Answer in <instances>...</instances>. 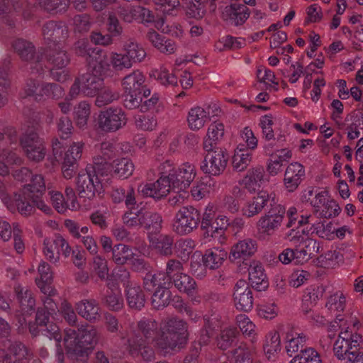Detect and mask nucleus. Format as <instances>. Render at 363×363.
Segmentation results:
<instances>
[{"label":"nucleus","mask_w":363,"mask_h":363,"mask_svg":"<svg viewBox=\"0 0 363 363\" xmlns=\"http://www.w3.org/2000/svg\"><path fill=\"white\" fill-rule=\"evenodd\" d=\"M289 363H322L320 354L312 347L301 350Z\"/></svg>","instance_id":"obj_41"},{"label":"nucleus","mask_w":363,"mask_h":363,"mask_svg":"<svg viewBox=\"0 0 363 363\" xmlns=\"http://www.w3.org/2000/svg\"><path fill=\"white\" fill-rule=\"evenodd\" d=\"M149 240L151 246L157 251V252L164 256H171L173 253L172 245L174 239L171 235L160 234L156 235H149Z\"/></svg>","instance_id":"obj_22"},{"label":"nucleus","mask_w":363,"mask_h":363,"mask_svg":"<svg viewBox=\"0 0 363 363\" xmlns=\"http://www.w3.org/2000/svg\"><path fill=\"white\" fill-rule=\"evenodd\" d=\"M15 292L22 311L28 313L34 309L35 300L31 291L18 286L15 287Z\"/></svg>","instance_id":"obj_35"},{"label":"nucleus","mask_w":363,"mask_h":363,"mask_svg":"<svg viewBox=\"0 0 363 363\" xmlns=\"http://www.w3.org/2000/svg\"><path fill=\"white\" fill-rule=\"evenodd\" d=\"M12 46L23 61L28 62L32 65H34V67H31V69L35 70L36 73L43 72L42 60L44 55L43 48L36 50L35 47L31 42L22 38L15 40Z\"/></svg>","instance_id":"obj_2"},{"label":"nucleus","mask_w":363,"mask_h":363,"mask_svg":"<svg viewBox=\"0 0 363 363\" xmlns=\"http://www.w3.org/2000/svg\"><path fill=\"white\" fill-rule=\"evenodd\" d=\"M281 340L278 333L274 332L270 338V340H267L264 345V350L266 353L273 354L281 349Z\"/></svg>","instance_id":"obj_63"},{"label":"nucleus","mask_w":363,"mask_h":363,"mask_svg":"<svg viewBox=\"0 0 363 363\" xmlns=\"http://www.w3.org/2000/svg\"><path fill=\"white\" fill-rule=\"evenodd\" d=\"M264 169L262 167H255L249 169L246 176L242 181V184L245 186L250 193L255 192L260 187L259 182L263 179Z\"/></svg>","instance_id":"obj_28"},{"label":"nucleus","mask_w":363,"mask_h":363,"mask_svg":"<svg viewBox=\"0 0 363 363\" xmlns=\"http://www.w3.org/2000/svg\"><path fill=\"white\" fill-rule=\"evenodd\" d=\"M239 331L236 328H225L220 331L216 337L217 347L225 350L232 347L236 341Z\"/></svg>","instance_id":"obj_36"},{"label":"nucleus","mask_w":363,"mask_h":363,"mask_svg":"<svg viewBox=\"0 0 363 363\" xmlns=\"http://www.w3.org/2000/svg\"><path fill=\"white\" fill-rule=\"evenodd\" d=\"M23 151L28 160L35 162L42 161L46 155L45 147L43 143L38 145L35 144V145L27 148Z\"/></svg>","instance_id":"obj_55"},{"label":"nucleus","mask_w":363,"mask_h":363,"mask_svg":"<svg viewBox=\"0 0 363 363\" xmlns=\"http://www.w3.org/2000/svg\"><path fill=\"white\" fill-rule=\"evenodd\" d=\"M233 300L238 310L250 311L253 306L252 291L249 284L244 279H240L234 286Z\"/></svg>","instance_id":"obj_8"},{"label":"nucleus","mask_w":363,"mask_h":363,"mask_svg":"<svg viewBox=\"0 0 363 363\" xmlns=\"http://www.w3.org/2000/svg\"><path fill=\"white\" fill-rule=\"evenodd\" d=\"M39 6L50 13H57L66 11L69 0H37Z\"/></svg>","instance_id":"obj_42"},{"label":"nucleus","mask_w":363,"mask_h":363,"mask_svg":"<svg viewBox=\"0 0 363 363\" xmlns=\"http://www.w3.org/2000/svg\"><path fill=\"white\" fill-rule=\"evenodd\" d=\"M152 306L156 310H162L169 305L172 301L170 286L156 289L152 296Z\"/></svg>","instance_id":"obj_30"},{"label":"nucleus","mask_w":363,"mask_h":363,"mask_svg":"<svg viewBox=\"0 0 363 363\" xmlns=\"http://www.w3.org/2000/svg\"><path fill=\"white\" fill-rule=\"evenodd\" d=\"M133 252L128 245L118 244L113 247L112 259L116 264L123 265L133 259Z\"/></svg>","instance_id":"obj_37"},{"label":"nucleus","mask_w":363,"mask_h":363,"mask_svg":"<svg viewBox=\"0 0 363 363\" xmlns=\"http://www.w3.org/2000/svg\"><path fill=\"white\" fill-rule=\"evenodd\" d=\"M173 285L179 291L192 295L195 292L196 284L192 277L182 272L171 280L170 288Z\"/></svg>","instance_id":"obj_32"},{"label":"nucleus","mask_w":363,"mask_h":363,"mask_svg":"<svg viewBox=\"0 0 363 363\" xmlns=\"http://www.w3.org/2000/svg\"><path fill=\"white\" fill-rule=\"evenodd\" d=\"M249 280L251 286L258 291H264L268 288L269 283L266 274L261 265L250 267Z\"/></svg>","instance_id":"obj_29"},{"label":"nucleus","mask_w":363,"mask_h":363,"mask_svg":"<svg viewBox=\"0 0 363 363\" xmlns=\"http://www.w3.org/2000/svg\"><path fill=\"white\" fill-rule=\"evenodd\" d=\"M123 106L130 110L140 108L143 101L142 93L123 91L122 94Z\"/></svg>","instance_id":"obj_51"},{"label":"nucleus","mask_w":363,"mask_h":363,"mask_svg":"<svg viewBox=\"0 0 363 363\" xmlns=\"http://www.w3.org/2000/svg\"><path fill=\"white\" fill-rule=\"evenodd\" d=\"M128 306L134 311H141L145 305V295L140 286H133L125 290Z\"/></svg>","instance_id":"obj_23"},{"label":"nucleus","mask_w":363,"mask_h":363,"mask_svg":"<svg viewBox=\"0 0 363 363\" xmlns=\"http://www.w3.org/2000/svg\"><path fill=\"white\" fill-rule=\"evenodd\" d=\"M112 279L117 284H121L125 289L128 287H132L133 283L130 280V272L123 267H120L113 271L111 275Z\"/></svg>","instance_id":"obj_52"},{"label":"nucleus","mask_w":363,"mask_h":363,"mask_svg":"<svg viewBox=\"0 0 363 363\" xmlns=\"http://www.w3.org/2000/svg\"><path fill=\"white\" fill-rule=\"evenodd\" d=\"M2 350L6 352L4 356L3 362L10 363V356L13 355L20 359H26L30 356L29 350L21 341L12 337L4 339L1 341Z\"/></svg>","instance_id":"obj_14"},{"label":"nucleus","mask_w":363,"mask_h":363,"mask_svg":"<svg viewBox=\"0 0 363 363\" xmlns=\"http://www.w3.org/2000/svg\"><path fill=\"white\" fill-rule=\"evenodd\" d=\"M43 252L50 262L56 263L60 259V245H63L62 236L60 234L55 235L53 239L45 238L43 241Z\"/></svg>","instance_id":"obj_25"},{"label":"nucleus","mask_w":363,"mask_h":363,"mask_svg":"<svg viewBox=\"0 0 363 363\" xmlns=\"http://www.w3.org/2000/svg\"><path fill=\"white\" fill-rule=\"evenodd\" d=\"M75 309L79 315L91 323L99 320L101 317L100 308L94 299L79 301L76 304Z\"/></svg>","instance_id":"obj_18"},{"label":"nucleus","mask_w":363,"mask_h":363,"mask_svg":"<svg viewBox=\"0 0 363 363\" xmlns=\"http://www.w3.org/2000/svg\"><path fill=\"white\" fill-rule=\"evenodd\" d=\"M161 174L162 175L155 182L140 185L138 191L143 195L152 197L155 200L165 197L172 189V181L169 174L164 175L163 172Z\"/></svg>","instance_id":"obj_7"},{"label":"nucleus","mask_w":363,"mask_h":363,"mask_svg":"<svg viewBox=\"0 0 363 363\" xmlns=\"http://www.w3.org/2000/svg\"><path fill=\"white\" fill-rule=\"evenodd\" d=\"M270 208L266 213L268 217L274 219H279V223L281 224L284 215L286 213V208L282 205L275 202L274 199L270 201Z\"/></svg>","instance_id":"obj_57"},{"label":"nucleus","mask_w":363,"mask_h":363,"mask_svg":"<svg viewBox=\"0 0 363 363\" xmlns=\"http://www.w3.org/2000/svg\"><path fill=\"white\" fill-rule=\"evenodd\" d=\"M124 52L133 62H141L146 56V52L143 48L135 42L125 44Z\"/></svg>","instance_id":"obj_49"},{"label":"nucleus","mask_w":363,"mask_h":363,"mask_svg":"<svg viewBox=\"0 0 363 363\" xmlns=\"http://www.w3.org/2000/svg\"><path fill=\"white\" fill-rule=\"evenodd\" d=\"M138 328L146 339L154 341L158 332V323L152 319H143L138 323Z\"/></svg>","instance_id":"obj_43"},{"label":"nucleus","mask_w":363,"mask_h":363,"mask_svg":"<svg viewBox=\"0 0 363 363\" xmlns=\"http://www.w3.org/2000/svg\"><path fill=\"white\" fill-rule=\"evenodd\" d=\"M257 225L262 233L271 235L281 225V223H279V219L272 218L265 214L260 218Z\"/></svg>","instance_id":"obj_54"},{"label":"nucleus","mask_w":363,"mask_h":363,"mask_svg":"<svg viewBox=\"0 0 363 363\" xmlns=\"http://www.w3.org/2000/svg\"><path fill=\"white\" fill-rule=\"evenodd\" d=\"M305 176V169L302 164L298 162L290 164L285 172L284 185L290 192L295 191Z\"/></svg>","instance_id":"obj_17"},{"label":"nucleus","mask_w":363,"mask_h":363,"mask_svg":"<svg viewBox=\"0 0 363 363\" xmlns=\"http://www.w3.org/2000/svg\"><path fill=\"white\" fill-rule=\"evenodd\" d=\"M210 113L201 107H195L189 112L188 123L190 128L194 130L201 128L209 119Z\"/></svg>","instance_id":"obj_31"},{"label":"nucleus","mask_w":363,"mask_h":363,"mask_svg":"<svg viewBox=\"0 0 363 363\" xmlns=\"http://www.w3.org/2000/svg\"><path fill=\"white\" fill-rule=\"evenodd\" d=\"M141 227L152 233L159 232L162 228L161 216L153 211L141 208Z\"/></svg>","instance_id":"obj_27"},{"label":"nucleus","mask_w":363,"mask_h":363,"mask_svg":"<svg viewBox=\"0 0 363 363\" xmlns=\"http://www.w3.org/2000/svg\"><path fill=\"white\" fill-rule=\"evenodd\" d=\"M87 61L91 69L89 72L102 76L108 70L110 66L106 52L98 47L93 48Z\"/></svg>","instance_id":"obj_16"},{"label":"nucleus","mask_w":363,"mask_h":363,"mask_svg":"<svg viewBox=\"0 0 363 363\" xmlns=\"http://www.w3.org/2000/svg\"><path fill=\"white\" fill-rule=\"evenodd\" d=\"M89 115L90 105L86 101L80 102L74 108L73 119L76 125L80 128L86 126Z\"/></svg>","instance_id":"obj_39"},{"label":"nucleus","mask_w":363,"mask_h":363,"mask_svg":"<svg viewBox=\"0 0 363 363\" xmlns=\"http://www.w3.org/2000/svg\"><path fill=\"white\" fill-rule=\"evenodd\" d=\"M20 145L23 150H26L30 147L43 143V140L40 138L38 134L33 129H28L26 132L21 135L19 139Z\"/></svg>","instance_id":"obj_53"},{"label":"nucleus","mask_w":363,"mask_h":363,"mask_svg":"<svg viewBox=\"0 0 363 363\" xmlns=\"http://www.w3.org/2000/svg\"><path fill=\"white\" fill-rule=\"evenodd\" d=\"M133 62L125 52L123 54L116 53L112 58L113 67L118 71L125 68H130L133 65Z\"/></svg>","instance_id":"obj_56"},{"label":"nucleus","mask_w":363,"mask_h":363,"mask_svg":"<svg viewBox=\"0 0 363 363\" xmlns=\"http://www.w3.org/2000/svg\"><path fill=\"white\" fill-rule=\"evenodd\" d=\"M154 342L156 350L164 355L179 351L185 347L180 341L173 337L167 330H163L162 326H160Z\"/></svg>","instance_id":"obj_10"},{"label":"nucleus","mask_w":363,"mask_h":363,"mask_svg":"<svg viewBox=\"0 0 363 363\" xmlns=\"http://www.w3.org/2000/svg\"><path fill=\"white\" fill-rule=\"evenodd\" d=\"M130 347L132 354L140 353L145 362H152L155 358L154 350L150 346L145 345L143 341L140 340L138 342L133 341L130 343Z\"/></svg>","instance_id":"obj_44"},{"label":"nucleus","mask_w":363,"mask_h":363,"mask_svg":"<svg viewBox=\"0 0 363 363\" xmlns=\"http://www.w3.org/2000/svg\"><path fill=\"white\" fill-rule=\"evenodd\" d=\"M182 6L189 18H202L206 13V8L198 0H182Z\"/></svg>","instance_id":"obj_38"},{"label":"nucleus","mask_w":363,"mask_h":363,"mask_svg":"<svg viewBox=\"0 0 363 363\" xmlns=\"http://www.w3.org/2000/svg\"><path fill=\"white\" fill-rule=\"evenodd\" d=\"M64 95L63 88L56 83L42 82L39 89L40 101L43 97L58 99Z\"/></svg>","instance_id":"obj_40"},{"label":"nucleus","mask_w":363,"mask_h":363,"mask_svg":"<svg viewBox=\"0 0 363 363\" xmlns=\"http://www.w3.org/2000/svg\"><path fill=\"white\" fill-rule=\"evenodd\" d=\"M228 160V155L225 150H215L206 153L201 169L205 174L218 176L225 169Z\"/></svg>","instance_id":"obj_6"},{"label":"nucleus","mask_w":363,"mask_h":363,"mask_svg":"<svg viewBox=\"0 0 363 363\" xmlns=\"http://www.w3.org/2000/svg\"><path fill=\"white\" fill-rule=\"evenodd\" d=\"M204 323L200 331L199 340L201 343L207 345L213 335L214 326L211 320L208 318L203 319Z\"/></svg>","instance_id":"obj_58"},{"label":"nucleus","mask_w":363,"mask_h":363,"mask_svg":"<svg viewBox=\"0 0 363 363\" xmlns=\"http://www.w3.org/2000/svg\"><path fill=\"white\" fill-rule=\"evenodd\" d=\"M345 304V297L342 294H335L329 297L325 306L330 310L343 311Z\"/></svg>","instance_id":"obj_61"},{"label":"nucleus","mask_w":363,"mask_h":363,"mask_svg":"<svg viewBox=\"0 0 363 363\" xmlns=\"http://www.w3.org/2000/svg\"><path fill=\"white\" fill-rule=\"evenodd\" d=\"M93 268L101 279H105L106 276L108 274V269L107 262L99 256H96L94 258Z\"/></svg>","instance_id":"obj_64"},{"label":"nucleus","mask_w":363,"mask_h":363,"mask_svg":"<svg viewBox=\"0 0 363 363\" xmlns=\"http://www.w3.org/2000/svg\"><path fill=\"white\" fill-rule=\"evenodd\" d=\"M52 37L50 42L52 43L50 45L54 47V44L57 45V47L60 46L61 42L64 41L68 36V29L65 26L56 24L55 32H52Z\"/></svg>","instance_id":"obj_60"},{"label":"nucleus","mask_w":363,"mask_h":363,"mask_svg":"<svg viewBox=\"0 0 363 363\" xmlns=\"http://www.w3.org/2000/svg\"><path fill=\"white\" fill-rule=\"evenodd\" d=\"M250 16V10L240 3L235 2L225 7L222 18L228 23L238 26L242 25Z\"/></svg>","instance_id":"obj_11"},{"label":"nucleus","mask_w":363,"mask_h":363,"mask_svg":"<svg viewBox=\"0 0 363 363\" xmlns=\"http://www.w3.org/2000/svg\"><path fill=\"white\" fill-rule=\"evenodd\" d=\"M270 196L267 191H259L256 196L243 208V214L248 218L259 213L263 208L270 203Z\"/></svg>","instance_id":"obj_19"},{"label":"nucleus","mask_w":363,"mask_h":363,"mask_svg":"<svg viewBox=\"0 0 363 363\" xmlns=\"http://www.w3.org/2000/svg\"><path fill=\"white\" fill-rule=\"evenodd\" d=\"M45 55L47 60L58 69L65 68L70 62L67 51L60 46L57 47L55 44H54V47L48 46Z\"/></svg>","instance_id":"obj_20"},{"label":"nucleus","mask_w":363,"mask_h":363,"mask_svg":"<svg viewBox=\"0 0 363 363\" xmlns=\"http://www.w3.org/2000/svg\"><path fill=\"white\" fill-rule=\"evenodd\" d=\"M101 303L109 310L118 311L123 308V300L120 295L113 291H108L107 294L101 298Z\"/></svg>","instance_id":"obj_48"},{"label":"nucleus","mask_w":363,"mask_h":363,"mask_svg":"<svg viewBox=\"0 0 363 363\" xmlns=\"http://www.w3.org/2000/svg\"><path fill=\"white\" fill-rule=\"evenodd\" d=\"M256 252V242L252 239L240 240L233 245L228 255V258L232 262H244L252 257Z\"/></svg>","instance_id":"obj_12"},{"label":"nucleus","mask_w":363,"mask_h":363,"mask_svg":"<svg viewBox=\"0 0 363 363\" xmlns=\"http://www.w3.org/2000/svg\"><path fill=\"white\" fill-rule=\"evenodd\" d=\"M141 209L133 212H126L123 216V223L128 227H141Z\"/></svg>","instance_id":"obj_62"},{"label":"nucleus","mask_w":363,"mask_h":363,"mask_svg":"<svg viewBox=\"0 0 363 363\" xmlns=\"http://www.w3.org/2000/svg\"><path fill=\"white\" fill-rule=\"evenodd\" d=\"M98 340L99 335L93 325H82L77 330L69 329L64 336L66 353L69 358H87Z\"/></svg>","instance_id":"obj_1"},{"label":"nucleus","mask_w":363,"mask_h":363,"mask_svg":"<svg viewBox=\"0 0 363 363\" xmlns=\"http://www.w3.org/2000/svg\"><path fill=\"white\" fill-rule=\"evenodd\" d=\"M169 175L172 181V189L184 191L193 182L196 172L194 166L186 163L182 164L178 169L172 170Z\"/></svg>","instance_id":"obj_9"},{"label":"nucleus","mask_w":363,"mask_h":363,"mask_svg":"<svg viewBox=\"0 0 363 363\" xmlns=\"http://www.w3.org/2000/svg\"><path fill=\"white\" fill-rule=\"evenodd\" d=\"M145 81L144 74L139 70H135L122 79L123 89L128 92L142 93Z\"/></svg>","instance_id":"obj_24"},{"label":"nucleus","mask_w":363,"mask_h":363,"mask_svg":"<svg viewBox=\"0 0 363 363\" xmlns=\"http://www.w3.org/2000/svg\"><path fill=\"white\" fill-rule=\"evenodd\" d=\"M82 83V94L94 97L104 88V79L102 75L94 72H86L79 76Z\"/></svg>","instance_id":"obj_13"},{"label":"nucleus","mask_w":363,"mask_h":363,"mask_svg":"<svg viewBox=\"0 0 363 363\" xmlns=\"http://www.w3.org/2000/svg\"><path fill=\"white\" fill-rule=\"evenodd\" d=\"M228 257V252L219 248L208 249L203 256V262L205 267L211 269H218Z\"/></svg>","instance_id":"obj_26"},{"label":"nucleus","mask_w":363,"mask_h":363,"mask_svg":"<svg viewBox=\"0 0 363 363\" xmlns=\"http://www.w3.org/2000/svg\"><path fill=\"white\" fill-rule=\"evenodd\" d=\"M76 191L80 199L85 201L92 200L96 195L102 196L104 187L101 182L91 176V170L86 169L85 172L79 173L76 181Z\"/></svg>","instance_id":"obj_3"},{"label":"nucleus","mask_w":363,"mask_h":363,"mask_svg":"<svg viewBox=\"0 0 363 363\" xmlns=\"http://www.w3.org/2000/svg\"><path fill=\"white\" fill-rule=\"evenodd\" d=\"M251 154L247 150L240 149L235 150L233 157V167L237 172L245 169L251 162Z\"/></svg>","instance_id":"obj_45"},{"label":"nucleus","mask_w":363,"mask_h":363,"mask_svg":"<svg viewBox=\"0 0 363 363\" xmlns=\"http://www.w3.org/2000/svg\"><path fill=\"white\" fill-rule=\"evenodd\" d=\"M31 197L32 195H30V193H27L25 190H22L20 193L14 194L11 201L15 208L12 211L16 208L23 216H29L34 213L35 206L32 203Z\"/></svg>","instance_id":"obj_21"},{"label":"nucleus","mask_w":363,"mask_h":363,"mask_svg":"<svg viewBox=\"0 0 363 363\" xmlns=\"http://www.w3.org/2000/svg\"><path fill=\"white\" fill-rule=\"evenodd\" d=\"M23 190L30 193V195H43L45 191V183L43 177L41 174L32 175L30 184L25 186Z\"/></svg>","instance_id":"obj_47"},{"label":"nucleus","mask_w":363,"mask_h":363,"mask_svg":"<svg viewBox=\"0 0 363 363\" xmlns=\"http://www.w3.org/2000/svg\"><path fill=\"white\" fill-rule=\"evenodd\" d=\"M167 284V286H170L169 282L167 281L164 275L162 272L152 273L148 271L143 277V288L147 291L151 292Z\"/></svg>","instance_id":"obj_33"},{"label":"nucleus","mask_w":363,"mask_h":363,"mask_svg":"<svg viewBox=\"0 0 363 363\" xmlns=\"http://www.w3.org/2000/svg\"><path fill=\"white\" fill-rule=\"evenodd\" d=\"M96 96L95 104L98 107H102L115 100H118L120 94L118 92L113 91L111 88L104 86V88L100 90Z\"/></svg>","instance_id":"obj_46"},{"label":"nucleus","mask_w":363,"mask_h":363,"mask_svg":"<svg viewBox=\"0 0 363 363\" xmlns=\"http://www.w3.org/2000/svg\"><path fill=\"white\" fill-rule=\"evenodd\" d=\"M183 264L179 260L176 259H170L167 262L165 272L162 273L164 275L167 281L170 284L171 280L174 279L177 275H179L183 272Z\"/></svg>","instance_id":"obj_50"},{"label":"nucleus","mask_w":363,"mask_h":363,"mask_svg":"<svg viewBox=\"0 0 363 363\" xmlns=\"http://www.w3.org/2000/svg\"><path fill=\"white\" fill-rule=\"evenodd\" d=\"M161 326L163 327V330H167L173 337L177 339L184 345H186L189 333L188 325L184 320L177 318H172L164 320Z\"/></svg>","instance_id":"obj_15"},{"label":"nucleus","mask_w":363,"mask_h":363,"mask_svg":"<svg viewBox=\"0 0 363 363\" xmlns=\"http://www.w3.org/2000/svg\"><path fill=\"white\" fill-rule=\"evenodd\" d=\"M127 118L121 108L109 107L100 111L98 116L99 128L106 133H113L125 125Z\"/></svg>","instance_id":"obj_5"},{"label":"nucleus","mask_w":363,"mask_h":363,"mask_svg":"<svg viewBox=\"0 0 363 363\" xmlns=\"http://www.w3.org/2000/svg\"><path fill=\"white\" fill-rule=\"evenodd\" d=\"M201 220L200 212L191 206H183L177 213L174 231L179 235H187L196 229Z\"/></svg>","instance_id":"obj_4"},{"label":"nucleus","mask_w":363,"mask_h":363,"mask_svg":"<svg viewBox=\"0 0 363 363\" xmlns=\"http://www.w3.org/2000/svg\"><path fill=\"white\" fill-rule=\"evenodd\" d=\"M113 173L122 179L130 177L135 169V165L131 160L125 157L114 160L111 164Z\"/></svg>","instance_id":"obj_34"},{"label":"nucleus","mask_w":363,"mask_h":363,"mask_svg":"<svg viewBox=\"0 0 363 363\" xmlns=\"http://www.w3.org/2000/svg\"><path fill=\"white\" fill-rule=\"evenodd\" d=\"M73 24L78 32H86L91 26L90 17L86 13L76 15L73 18Z\"/></svg>","instance_id":"obj_59"}]
</instances>
